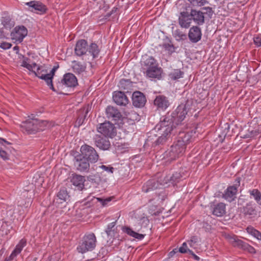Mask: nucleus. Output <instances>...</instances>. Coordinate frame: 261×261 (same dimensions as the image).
Listing matches in <instances>:
<instances>
[{"mask_svg":"<svg viewBox=\"0 0 261 261\" xmlns=\"http://www.w3.org/2000/svg\"><path fill=\"white\" fill-rule=\"evenodd\" d=\"M191 136L189 133H180L176 141L163 154V159L167 162L176 160L182 156L185 152L187 145L189 143Z\"/></svg>","mask_w":261,"mask_h":261,"instance_id":"1","label":"nucleus"},{"mask_svg":"<svg viewBox=\"0 0 261 261\" xmlns=\"http://www.w3.org/2000/svg\"><path fill=\"white\" fill-rule=\"evenodd\" d=\"M173 119V116L168 112L161 118L160 122L155 127V130H160L162 133L171 134L173 128L177 125Z\"/></svg>","mask_w":261,"mask_h":261,"instance_id":"2","label":"nucleus"},{"mask_svg":"<svg viewBox=\"0 0 261 261\" xmlns=\"http://www.w3.org/2000/svg\"><path fill=\"white\" fill-rule=\"evenodd\" d=\"M192 101L187 100L185 103H181L175 111L170 113L173 116V119L175 122L176 125H178L185 119L186 115L191 109Z\"/></svg>","mask_w":261,"mask_h":261,"instance_id":"3","label":"nucleus"},{"mask_svg":"<svg viewBox=\"0 0 261 261\" xmlns=\"http://www.w3.org/2000/svg\"><path fill=\"white\" fill-rule=\"evenodd\" d=\"M46 122L37 119L28 120L23 123L22 127L28 134H35L44 129Z\"/></svg>","mask_w":261,"mask_h":261,"instance_id":"4","label":"nucleus"},{"mask_svg":"<svg viewBox=\"0 0 261 261\" xmlns=\"http://www.w3.org/2000/svg\"><path fill=\"white\" fill-rule=\"evenodd\" d=\"M96 239L94 233L85 235L77 247V249L79 252L85 253L93 250L96 246Z\"/></svg>","mask_w":261,"mask_h":261,"instance_id":"5","label":"nucleus"},{"mask_svg":"<svg viewBox=\"0 0 261 261\" xmlns=\"http://www.w3.org/2000/svg\"><path fill=\"white\" fill-rule=\"evenodd\" d=\"M80 151L83 158L91 163H96L99 159V155L95 148L90 145L87 144L82 145Z\"/></svg>","mask_w":261,"mask_h":261,"instance_id":"6","label":"nucleus"},{"mask_svg":"<svg viewBox=\"0 0 261 261\" xmlns=\"http://www.w3.org/2000/svg\"><path fill=\"white\" fill-rule=\"evenodd\" d=\"M77 85V80L76 76L72 73H68L64 74L61 82L57 84V91L62 89L65 86L67 87H74Z\"/></svg>","mask_w":261,"mask_h":261,"instance_id":"7","label":"nucleus"},{"mask_svg":"<svg viewBox=\"0 0 261 261\" xmlns=\"http://www.w3.org/2000/svg\"><path fill=\"white\" fill-rule=\"evenodd\" d=\"M97 130L105 137L113 138L116 135V129L114 125L110 122H105L100 124Z\"/></svg>","mask_w":261,"mask_h":261,"instance_id":"8","label":"nucleus"},{"mask_svg":"<svg viewBox=\"0 0 261 261\" xmlns=\"http://www.w3.org/2000/svg\"><path fill=\"white\" fill-rule=\"evenodd\" d=\"M240 185V178H237L236 180V184L233 186L228 187L224 193L223 194V197L229 201H231L235 198V196L238 191V188Z\"/></svg>","mask_w":261,"mask_h":261,"instance_id":"9","label":"nucleus"},{"mask_svg":"<svg viewBox=\"0 0 261 261\" xmlns=\"http://www.w3.org/2000/svg\"><path fill=\"white\" fill-rule=\"evenodd\" d=\"M154 105L159 111H165L170 105L168 98L164 95L156 96L154 100Z\"/></svg>","mask_w":261,"mask_h":261,"instance_id":"10","label":"nucleus"},{"mask_svg":"<svg viewBox=\"0 0 261 261\" xmlns=\"http://www.w3.org/2000/svg\"><path fill=\"white\" fill-rule=\"evenodd\" d=\"M141 63L142 70L144 73H146L148 70H150V69H151L158 64L156 60L151 56L144 58Z\"/></svg>","mask_w":261,"mask_h":261,"instance_id":"11","label":"nucleus"},{"mask_svg":"<svg viewBox=\"0 0 261 261\" xmlns=\"http://www.w3.org/2000/svg\"><path fill=\"white\" fill-rule=\"evenodd\" d=\"M241 212L245 216L252 218L257 214L256 206L252 202H249L245 206L241 208Z\"/></svg>","mask_w":261,"mask_h":261,"instance_id":"12","label":"nucleus"},{"mask_svg":"<svg viewBox=\"0 0 261 261\" xmlns=\"http://www.w3.org/2000/svg\"><path fill=\"white\" fill-rule=\"evenodd\" d=\"M133 105L137 108H141L144 106L146 99L145 95L140 91H135L132 95Z\"/></svg>","mask_w":261,"mask_h":261,"instance_id":"13","label":"nucleus"},{"mask_svg":"<svg viewBox=\"0 0 261 261\" xmlns=\"http://www.w3.org/2000/svg\"><path fill=\"white\" fill-rule=\"evenodd\" d=\"M88 49L87 41L84 39L79 40L77 41L75 47L74 53L77 56H82L86 54Z\"/></svg>","mask_w":261,"mask_h":261,"instance_id":"14","label":"nucleus"},{"mask_svg":"<svg viewBox=\"0 0 261 261\" xmlns=\"http://www.w3.org/2000/svg\"><path fill=\"white\" fill-rule=\"evenodd\" d=\"M96 146L102 150H108L111 144L108 138L103 137L99 135H96L94 138Z\"/></svg>","mask_w":261,"mask_h":261,"instance_id":"15","label":"nucleus"},{"mask_svg":"<svg viewBox=\"0 0 261 261\" xmlns=\"http://www.w3.org/2000/svg\"><path fill=\"white\" fill-rule=\"evenodd\" d=\"M89 161L84 158L79 159L76 158V161L74 165L76 169L82 172H88L90 169Z\"/></svg>","mask_w":261,"mask_h":261,"instance_id":"16","label":"nucleus"},{"mask_svg":"<svg viewBox=\"0 0 261 261\" xmlns=\"http://www.w3.org/2000/svg\"><path fill=\"white\" fill-rule=\"evenodd\" d=\"M114 101L119 106H126L128 102V99L124 92L115 91L113 94Z\"/></svg>","mask_w":261,"mask_h":261,"instance_id":"17","label":"nucleus"},{"mask_svg":"<svg viewBox=\"0 0 261 261\" xmlns=\"http://www.w3.org/2000/svg\"><path fill=\"white\" fill-rule=\"evenodd\" d=\"M201 35L200 29L197 26H195L190 28L188 36L192 42L196 43L201 39Z\"/></svg>","mask_w":261,"mask_h":261,"instance_id":"18","label":"nucleus"},{"mask_svg":"<svg viewBox=\"0 0 261 261\" xmlns=\"http://www.w3.org/2000/svg\"><path fill=\"white\" fill-rule=\"evenodd\" d=\"M27 245V240L25 239H22L16 246L15 249L12 251L10 255L6 261H10L13 260L17 255H18L23 248Z\"/></svg>","mask_w":261,"mask_h":261,"instance_id":"19","label":"nucleus"},{"mask_svg":"<svg viewBox=\"0 0 261 261\" xmlns=\"http://www.w3.org/2000/svg\"><path fill=\"white\" fill-rule=\"evenodd\" d=\"M106 112L107 117L113 120H118L122 116L119 110L112 106H108L106 109Z\"/></svg>","mask_w":261,"mask_h":261,"instance_id":"20","label":"nucleus"},{"mask_svg":"<svg viewBox=\"0 0 261 261\" xmlns=\"http://www.w3.org/2000/svg\"><path fill=\"white\" fill-rule=\"evenodd\" d=\"M85 181L84 176L76 174H73L71 178L72 184L79 190H82L84 188Z\"/></svg>","mask_w":261,"mask_h":261,"instance_id":"21","label":"nucleus"},{"mask_svg":"<svg viewBox=\"0 0 261 261\" xmlns=\"http://www.w3.org/2000/svg\"><path fill=\"white\" fill-rule=\"evenodd\" d=\"M178 21L181 27L188 28L190 26L192 18L187 12H181L180 16L178 18Z\"/></svg>","mask_w":261,"mask_h":261,"instance_id":"22","label":"nucleus"},{"mask_svg":"<svg viewBox=\"0 0 261 261\" xmlns=\"http://www.w3.org/2000/svg\"><path fill=\"white\" fill-rule=\"evenodd\" d=\"M162 69L159 66V64H157L156 66L148 70L145 74L146 76L149 78L160 80L162 77Z\"/></svg>","mask_w":261,"mask_h":261,"instance_id":"23","label":"nucleus"},{"mask_svg":"<svg viewBox=\"0 0 261 261\" xmlns=\"http://www.w3.org/2000/svg\"><path fill=\"white\" fill-rule=\"evenodd\" d=\"M226 239L228 240L229 243L231 244L233 247H238L243 250L244 249V247H245L246 243L244 242L241 240H240L236 236L228 235L226 237Z\"/></svg>","mask_w":261,"mask_h":261,"instance_id":"24","label":"nucleus"},{"mask_svg":"<svg viewBox=\"0 0 261 261\" xmlns=\"http://www.w3.org/2000/svg\"><path fill=\"white\" fill-rule=\"evenodd\" d=\"M25 5L31 7L36 11H38L41 13H45L47 8L45 5L40 1H32L25 3Z\"/></svg>","mask_w":261,"mask_h":261,"instance_id":"25","label":"nucleus"},{"mask_svg":"<svg viewBox=\"0 0 261 261\" xmlns=\"http://www.w3.org/2000/svg\"><path fill=\"white\" fill-rule=\"evenodd\" d=\"M190 16L197 24H202L204 22V17L202 12L192 10L190 13Z\"/></svg>","mask_w":261,"mask_h":261,"instance_id":"26","label":"nucleus"},{"mask_svg":"<svg viewBox=\"0 0 261 261\" xmlns=\"http://www.w3.org/2000/svg\"><path fill=\"white\" fill-rule=\"evenodd\" d=\"M27 34L28 31L25 27L22 25L18 26L15 28V32L13 36L17 40L21 41L27 35Z\"/></svg>","mask_w":261,"mask_h":261,"instance_id":"27","label":"nucleus"},{"mask_svg":"<svg viewBox=\"0 0 261 261\" xmlns=\"http://www.w3.org/2000/svg\"><path fill=\"white\" fill-rule=\"evenodd\" d=\"M157 131L159 135L160 136H159L158 139L152 143V145L154 146L164 144L167 142L171 135V134L166 133V132L162 133L160 130Z\"/></svg>","mask_w":261,"mask_h":261,"instance_id":"28","label":"nucleus"},{"mask_svg":"<svg viewBox=\"0 0 261 261\" xmlns=\"http://www.w3.org/2000/svg\"><path fill=\"white\" fill-rule=\"evenodd\" d=\"M32 71L35 74L36 76L44 80L48 85V80H50V78L48 77L49 75L47 74V72L46 69H44L42 67L38 66L36 71H34L33 70Z\"/></svg>","mask_w":261,"mask_h":261,"instance_id":"29","label":"nucleus"},{"mask_svg":"<svg viewBox=\"0 0 261 261\" xmlns=\"http://www.w3.org/2000/svg\"><path fill=\"white\" fill-rule=\"evenodd\" d=\"M225 204L220 202L214 206L213 214L218 217H221L225 214Z\"/></svg>","mask_w":261,"mask_h":261,"instance_id":"30","label":"nucleus"},{"mask_svg":"<svg viewBox=\"0 0 261 261\" xmlns=\"http://www.w3.org/2000/svg\"><path fill=\"white\" fill-rule=\"evenodd\" d=\"M88 112V108H83L79 110L78 112V117L75 122L76 125L80 126L83 123Z\"/></svg>","mask_w":261,"mask_h":261,"instance_id":"31","label":"nucleus"},{"mask_svg":"<svg viewBox=\"0 0 261 261\" xmlns=\"http://www.w3.org/2000/svg\"><path fill=\"white\" fill-rule=\"evenodd\" d=\"M122 230L123 232L127 233L128 235L140 240H142L144 237V234H140L137 232L134 231L132 230V229L128 226H123L122 227Z\"/></svg>","mask_w":261,"mask_h":261,"instance_id":"32","label":"nucleus"},{"mask_svg":"<svg viewBox=\"0 0 261 261\" xmlns=\"http://www.w3.org/2000/svg\"><path fill=\"white\" fill-rule=\"evenodd\" d=\"M159 184L154 179L149 180L147 181L142 187V191L147 193L153 190L158 188Z\"/></svg>","mask_w":261,"mask_h":261,"instance_id":"33","label":"nucleus"},{"mask_svg":"<svg viewBox=\"0 0 261 261\" xmlns=\"http://www.w3.org/2000/svg\"><path fill=\"white\" fill-rule=\"evenodd\" d=\"M119 87L125 92H128L133 87V83L130 80L121 79L119 82Z\"/></svg>","mask_w":261,"mask_h":261,"instance_id":"34","label":"nucleus"},{"mask_svg":"<svg viewBox=\"0 0 261 261\" xmlns=\"http://www.w3.org/2000/svg\"><path fill=\"white\" fill-rule=\"evenodd\" d=\"M19 58L22 60L21 66L26 68L30 71H33V69L37 66L36 63L30 64V59L24 56H21Z\"/></svg>","mask_w":261,"mask_h":261,"instance_id":"35","label":"nucleus"},{"mask_svg":"<svg viewBox=\"0 0 261 261\" xmlns=\"http://www.w3.org/2000/svg\"><path fill=\"white\" fill-rule=\"evenodd\" d=\"M72 69L74 73L80 74L85 72L86 69V65L79 62L73 61Z\"/></svg>","mask_w":261,"mask_h":261,"instance_id":"36","label":"nucleus"},{"mask_svg":"<svg viewBox=\"0 0 261 261\" xmlns=\"http://www.w3.org/2000/svg\"><path fill=\"white\" fill-rule=\"evenodd\" d=\"M69 197L67 190L65 188L61 189L57 194L58 199L60 200L61 203L66 201Z\"/></svg>","mask_w":261,"mask_h":261,"instance_id":"37","label":"nucleus"},{"mask_svg":"<svg viewBox=\"0 0 261 261\" xmlns=\"http://www.w3.org/2000/svg\"><path fill=\"white\" fill-rule=\"evenodd\" d=\"M88 50L91 54L93 59L98 56L100 51L98 45L95 43H92L90 45Z\"/></svg>","mask_w":261,"mask_h":261,"instance_id":"38","label":"nucleus"},{"mask_svg":"<svg viewBox=\"0 0 261 261\" xmlns=\"http://www.w3.org/2000/svg\"><path fill=\"white\" fill-rule=\"evenodd\" d=\"M184 72L180 69H176L172 70L169 73V76L172 80H176L182 77Z\"/></svg>","mask_w":261,"mask_h":261,"instance_id":"39","label":"nucleus"},{"mask_svg":"<svg viewBox=\"0 0 261 261\" xmlns=\"http://www.w3.org/2000/svg\"><path fill=\"white\" fill-rule=\"evenodd\" d=\"M173 35L178 41L185 40L187 39V35L179 29L174 31Z\"/></svg>","mask_w":261,"mask_h":261,"instance_id":"40","label":"nucleus"},{"mask_svg":"<svg viewBox=\"0 0 261 261\" xmlns=\"http://www.w3.org/2000/svg\"><path fill=\"white\" fill-rule=\"evenodd\" d=\"M58 68V66H54L51 70L50 72L49 73H47V74L49 75L48 77L50 78V80H48V86H49V88L54 91H56L57 90L54 87L53 84V78Z\"/></svg>","mask_w":261,"mask_h":261,"instance_id":"41","label":"nucleus"},{"mask_svg":"<svg viewBox=\"0 0 261 261\" xmlns=\"http://www.w3.org/2000/svg\"><path fill=\"white\" fill-rule=\"evenodd\" d=\"M249 193L251 197L255 200L256 203H259L261 200V192L256 189H254L249 191Z\"/></svg>","mask_w":261,"mask_h":261,"instance_id":"42","label":"nucleus"},{"mask_svg":"<svg viewBox=\"0 0 261 261\" xmlns=\"http://www.w3.org/2000/svg\"><path fill=\"white\" fill-rule=\"evenodd\" d=\"M248 233L251 234L254 237L259 240H261V232L254 229L253 227H248L246 229Z\"/></svg>","mask_w":261,"mask_h":261,"instance_id":"43","label":"nucleus"},{"mask_svg":"<svg viewBox=\"0 0 261 261\" xmlns=\"http://www.w3.org/2000/svg\"><path fill=\"white\" fill-rule=\"evenodd\" d=\"M200 242V238L197 236H192L190 239L187 241L189 246L192 248H196L198 245V243Z\"/></svg>","mask_w":261,"mask_h":261,"instance_id":"44","label":"nucleus"},{"mask_svg":"<svg viewBox=\"0 0 261 261\" xmlns=\"http://www.w3.org/2000/svg\"><path fill=\"white\" fill-rule=\"evenodd\" d=\"M2 23L4 26V27L6 28H11L13 26V24L11 21V19L8 15H6L5 16L2 17Z\"/></svg>","mask_w":261,"mask_h":261,"instance_id":"45","label":"nucleus"},{"mask_svg":"<svg viewBox=\"0 0 261 261\" xmlns=\"http://www.w3.org/2000/svg\"><path fill=\"white\" fill-rule=\"evenodd\" d=\"M181 177V176L179 173L175 172L173 173L172 176H170L169 177L168 176L166 178H167V180H169L171 183L173 184L174 182H178Z\"/></svg>","mask_w":261,"mask_h":261,"instance_id":"46","label":"nucleus"},{"mask_svg":"<svg viewBox=\"0 0 261 261\" xmlns=\"http://www.w3.org/2000/svg\"><path fill=\"white\" fill-rule=\"evenodd\" d=\"M193 6H203L206 2V0H188Z\"/></svg>","mask_w":261,"mask_h":261,"instance_id":"47","label":"nucleus"},{"mask_svg":"<svg viewBox=\"0 0 261 261\" xmlns=\"http://www.w3.org/2000/svg\"><path fill=\"white\" fill-rule=\"evenodd\" d=\"M202 10L203 12H202L204 14H207L208 16L210 18H211L213 14V11L212 10V8L210 7H204L202 8Z\"/></svg>","mask_w":261,"mask_h":261,"instance_id":"48","label":"nucleus"},{"mask_svg":"<svg viewBox=\"0 0 261 261\" xmlns=\"http://www.w3.org/2000/svg\"><path fill=\"white\" fill-rule=\"evenodd\" d=\"M96 199L98 201L100 202L102 206H105L107 204V203L111 201V198L109 197L106 199H103L101 198H96Z\"/></svg>","mask_w":261,"mask_h":261,"instance_id":"49","label":"nucleus"},{"mask_svg":"<svg viewBox=\"0 0 261 261\" xmlns=\"http://www.w3.org/2000/svg\"><path fill=\"white\" fill-rule=\"evenodd\" d=\"M190 249L187 248V243L185 242L182 244V246L179 248V251L182 253L189 252Z\"/></svg>","mask_w":261,"mask_h":261,"instance_id":"50","label":"nucleus"},{"mask_svg":"<svg viewBox=\"0 0 261 261\" xmlns=\"http://www.w3.org/2000/svg\"><path fill=\"white\" fill-rule=\"evenodd\" d=\"M0 156L4 160H7L9 159V155L6 151L0 148Z\"/></svg>","mask_w":261,"mask_h":261,"instance_id":"51","label":"nucleus"},{"mask_svg":"<svg viewBox=\"0 0 261 261\" xmlns=\"http://www.w3.org/2000/svg\"><path fill=\"white\" fill-rule=\"evenodd\" d=\"M244 250L247 251L251 253H255V250L252 246H250L248 244L246 243L245 247H244Z\"/></svg>","mask_w":261,"mask_h":261,"instance_id":"52","label":"nucleus"},{"mask_svg":"<svg viewBox=\"0 0 261 261\" xmlns=\"http://www.w3.org/2000/svg\"><path fill=\"white\" fill-rule=\"evenodd\" d=\"M115 224H116V222H114L110 223L108 225L107 228V229L106 230V233H107L108 235H110V232L112 231L113 228H114V226H115Z\"/></svg>","mask_w":261,"mask_h":261,"instance_id":"53","label":"nucleus"},{"mask_svg":"<svg viewBox=\"0 0 261 261\" xmlns=\"http://www.w3.org/2000/svg\"><path fill=\"white\" fill-rule=\"evenodd\" d=\"M254 43L258 47L261 46V36H257L254 37Z\"/></svg>","mask_w":261,"mask_h":261,"instance_id":"54","label":"nucleus"},{"mask_svg":"<svg viewBox=\"0 0 261 261\" xmlns=\"http://www.w3.org/2000/svg\"><path fill=\"white\" fill-rule=\"evenodd\" d=\"M99 168L107 171L108 172L113 173L114 168L112 167L106 166L105 165H101L99 166Z\"/></svg>","mask_w":261,"mask_h":261,"instance_id":"55","label":"nucleus"},{"mask_svg":"<svg viewBox=\"0 0 261 261\" xmlns=\"http://www.w3.org/2000/svg\"><path fill=\"white\" fill-rule=\"evenodd\" d=\"M12 44L8 42H3L0 45V47L4 49H7L11 48Z\"/></svg>","mask_w":261,"mask_h":261,"instance_id":"56","label":"nucleus"},{"mask_svg":"<svg viewBox=\"0 0 261 261\" xmlns=\"http://www.w3.org/2000/svg\"><path fill=\"white\" fill-rule=\"evenodd\" d=\"M173 45H171L169 43H166L163 45V47L167 50H170L173 47Z\"/></svg>","mask_w":261,"mask_h":261,"instance_id":"57","label":"nucleus"},{"mask_svg":"<svg viewBox=\"0 0 261 261\" xmlns=\"http://www.w3.org/2000/svg\"><path fill=\"white\" fill-rule=\"evenodd\" d=\"M189 253L193 255L195 260H199L200 259L199 257L196 255L192 250H189Z\"/></svg>","mask_w":261,"mask_h":261,"instance_id":"58","label":"nucleus"},{"mask_svg":"<svg viewBox=\"0 0 261 261\" xmlns=\"http://www.w3.org/2000/svg\"><path fill=\"white\" fill-rule=\"evenodd\" d=\"M258 132L255 130H250V135H249L250 137H253L258 134Z\"/></svg>","mask_w":261,"mask_h":261,"instance_id":"59","label":"nucleus"},{"mask_svg":"<svg viewBox=\"0 0 261 261\" xmlns=\"http://www.w3.org/2000/svg\"><path fill=\"white\" fill-rule=\"evenodd\" d=\"M6 143L8 144H10V143L8 142H7L6 140H5L4 139H3L2 138H0V144H3V143Z\"/></svg>","mask_w":261,"mask_h":261,"instance_id":"60","label":"nucleus"},{"mask_svg":"<svg viewBox=\"0 0 261 261\" xmlns=\"http://www.w3.org/2000/svg\"><path fill=\"white\" fill-rule=\"evenodd\" d=\"M5 37V35L4 34L3 30L2 29H0V39L3 38Z\"/></svg>","mask_w":261,"mask_h":261,"instance_id":"61","label":"nucleus"},{"mask_svg":"<svg viewBox=\"0 0 261 261\" xmlns=\"http://www.w3.org/2000/svg\"><path fill=\"white\" fill-rule=\"evenodd\" d=\"M176 252V251H175L174 250H173V251H171L169 253V257H172L173 256V255Z\"/></svg>","mask_w":261,"mask_h":261,"instance_id":"62","label":"nucleus"},{"mask_svg":"<svg viewBox=\"0 0 261 261\" xmlns=\"http://www.w3.org/2000/svg\"><path fill=\"white\" fill-rule=\"evenodd\" d=\"M87 178L89 180H93L92 178V176L91 175H89L87 177Z\"/></svg>","mask_w":261,"mask_h":261,"instance_id":"63","label":"nucleus"},{"mask_svg":"<svg viewBox=\"0 0 261 261\" xmlns=\"http://www.w3.org/2000/svg\"><path fill=\"white\" fill-rule=\"evenodd\" d=\"M151 136H149V137H148V139H147L148 141H150V140H151Z\"/></svg>","mask_w":261,"mask_h":261,"instance_id":"64","label":"nucleus"}]
</instances>
